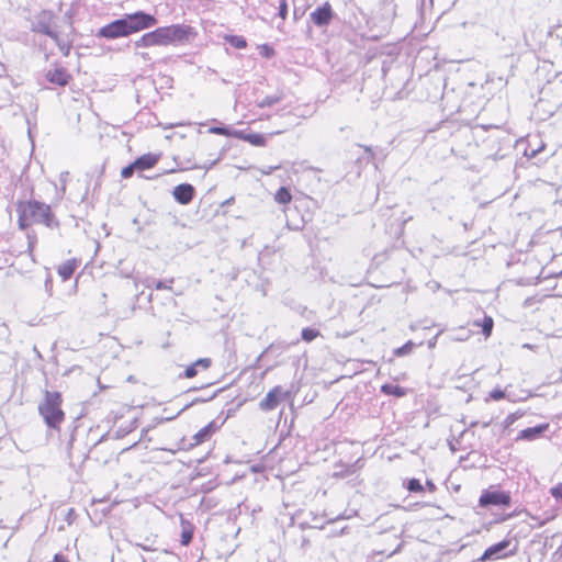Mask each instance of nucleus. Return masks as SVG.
Returning <instances> with one entry per match:
<instances>
[{
  "instance_id": "nucleus-25",
  "label": "nucleus",
  "mask_w": 562,
  "mask_h": 562,
  "mask_svg": "<svg viewBox=\"0 0 562 562\" xmlns=\"http://www.w3.org/2000/svg\"><path fill=\"white\" fill-rule=\"evenodd\" d=\"M474 325L481 326L484 336L488 337L492 333L494 323H493L492 317L485 316L482 324L476 321V322H474Z\"/></svg>"
},
{
  "instance_id": "nucleus-3",
  "label": "nucleus",
  "mask_w": 562,
  "mask_h": 562,
  "mask_svg": "<svg viewBox=\"0 0 562 562\" xmlns=\"http://www.w3.org/2000/svg\"><path fill=\"white\" fill-rule=\"evenodd\" d=\"M61 394L59 392L45 391L44 400L38 404V413L43 417L47 427L59 430L65 419V413L61 409Z\"/></svg>"
},
{
  "instance_id": "nucleus-2",
  "label": "nucleus",
  "mask_w": 562,
  "mask_h": 562,
  "mask_svg": "<svg viewBox=\"0 0 562 562\" xmlns=\"http://www.w3.org/2000/svg\"><path fill=\"white\" fill-rule=\"evenodd\" d=\"M18 212L19 226L22 229L27 228L34 223L44 224L47 227L57 226L50 206L40 201L33 200L20 203Z\"/></svg>"
},
{
  "instance_id": "nucleus-13",
  "label": "nucleus",
  "mask_w": 562,
  "mask_h": 562,
  "mask_svg": "<svg viewBox=\"0 0 562 562\" xmlns=\"http://www.w3.org/2000/svg\"><path fill=\"white\" fill-rule=\"evenodd\" d=\"M46 78L52 83L58 86H66L69 81L70 76L63 68H54L48 70V72L46 74Z\"/></svg>"
},
{
  "instance_id": "nucleus-34",
  "label": "nucleus",
  "mask_w": 562,
  "mask_h": 562,
  "mask_svg": "<svg viewBox=\"0 0 562 562\" xmlns=\"http://www.w3.org/2000/svg\"><path fill=\"white\" fill-rule=\"evenodd\" d=\"M137 170L136 166H134V162L124 167L121 171V176L125 179L133 176L134 171Z\"/></svg>"
},
{
  "instance_id": "nucleus-4",
  "label": "nucleus",
  "mask_w": 562,
  "mask_h": 562,
  "mask_svg": "<svg viewBox=\"0 0 562 562\" xmlns=\"http://www.w3.org/2000/svg\"><path fill=\"white\" fill-rule=\"evenodd\" d=\"M124 21L126 23L128 35L150 29L158 22L155 15L144 11H136L134 13L125 14Z\"/></svg>"
},
{
  "instance_id": "nucleus-32",
  "label": "nucleus",
  "mask_w": 562,
  "mask_h": 562,
  "mask_svg": "<svg viewBox=\"0 0 562 562\" xmlns=\"http://www.w3.org/2000/svg\"><path fill=\"white\" fill-rule=\"evenodd\" d=\"M155 543H156L155 539L146 538L144 543H137V546H139L142 549H144L146 551H155L156 550Z\"/></svg>"
},
{
  "instance_id": "nucleus-7",
  "label": "nucleus",
  "mask_w": 562,
  "mask_h": 562,
  "mask_svg": "<svg viewBox=\"0 0 562 562\" xmlns=\"http://www.w3.org/2000/svg\"><path fill=\"white\" fill-rule=\"evenodd\" d=\"M98 36L109 40L128 36L124 16L101 27L98 32Z\"/></svg>"
},
{
  "instance_id": "nucleus-40",
  "label": "nucleus",
  "mask_w": 562,
  "mask_h": 562,
  "mask_svg": "<svg viewBox=\"0 0 562 562\" xmlns=\"http://www.w3.org/2000/svg\"><path fill=\"white\" fill-rule=\"evenodd\" d=\"M429 491L434 492L436 490V485L431 481H427L426 483Z\"/></svg>"
},
{
  "instance_id": "nucleus-15",
  "label": "nucleus",
  "mask_w": 562,
  "mask_h": 562,
  "mask_svg": "<svg viewBox=\"0 0 562 562\" xmlns=\"http://www.w3.org/2000/svg\"><path fill=\"white\" fill-rule=\"evenodd\" d=\"M157 161L158 156L154 154H145L134 161V166H136L137 170H147L153 168Z\"/></svg>"
},
{
  "instance_id": "nucleus-10",
  "label": "nucleus",
  "mask_w": 562,
  "mask_h": 562,
  "mask_svg": "<svg viewBox=\"0 0 562 562\" xmlns=\"http://www.w3.org/2000/svg\"><path fill=\"white\" fill-rule=\"evenodd\" d=\"M172 194L178 203L186 205L192 201L194 196V188L189 183H181L175 187Z\"/></svg>"
},
{
  "instance_id": "nucleus-26",
  "label": "nucleus",
  "mask_w": 562,
  "mask_h": 562,
  "mask_svg": "<svg viewBox=\"0 0 562 562\" xmlns=\"http://www.w3.org/2000/svg\"><path fill=\"white\" fill-rule=\"evenodd\" d=\"M211 431H210V426H206L202 429H200L194 436H193V440L194 442L192 443V446H196V445H200L202 443L203 441L206 440V438L210 436Z\"/></svg>"
},
{
  "instance_id": "nucleus-33",
  "label": "nucleus",
  "mask_w": 562,
  "mask_h": 562,
  "mask_svg": "<svg viewBox=\"0 0 562 562\" xmlns=\"http://www.w3.org/2000/svg\"><path fill=\"white\" fill-rule=\"evenodd\" d=\"M505 397V392L501 389H494L490 392L487 400L499 401Z\"/></svg>"
},
{
  "instance_id": "nucleus-43",
  "label": "nucleus",
  "mask_w": 562,
  "mask_h": 562,
  "mask_svg": "<svg viewBox=\"0 0 562 562\" xmlns=\"http://www.w3.org/2000/svg\"><path fill=\"white\" fill-rule=\"evenodd\" d=\"M363 148H364V150H366L367 153H370V154L372 153V149H371L370 147H368V146H363Z\"/></svg>"
},
{
  "instance_id": "nucleus-11",
  "label": "nucleus",
  "mask_w": 562,
  "mask_h": 562,
  "mask_svg": "<svg viewBox=\"0 0 562 562\" xmlns=\"http://www.w3.org/2000/svg\"><path fill=\"white\" fill-rule=\"evenodd\" d=\"M282 395V389L281 386H276L272 390H270L267 395L260 401L259 407L262 411L269 412L274 409L280 402V397Z\"/></svg>"
},
{
  "instance_id": "nucleus-23",
  "label": "nucleus",
  "mask_w": 562,
  "mask_h": 562,
  "mask_svg": "<svg viewBox=\"0 0 562 562\" xmlns=\"http://www.w3.org/2000/svg\"><path fill=\"white\" fill-rule=\"evenodd\" d=\"M55 43L57 44L59 50L63 53L64 56H68L71 49V43L68 40L59 37V35L56 33V37H52Z\"/></svg>"
},
{
  "instance_id": "nucleus-30",
  "label": "nucleus",
  "mask_w": 562,
  "mask_h": 562,
  "mask_svg": "<svg viewBox=\"0 0 562 562\" xmlns=\"http://www.w3.org/2000/svg\"><path fill=\"white\" fill-rule=\"evenodd\" d=\"M278 3H279V5H278V15L282 20H285L286 15H288V2H286V0H279Z\"/></svg>"
},
{
  "instance_id": "nucleus-29",
  "label": "nucleus",
  "mask_w": 562,
  "mask_h": 562,
  "mask_svg": "<svg viewBox=\"0 0 562 562\" xmlns=\"http://www.w3.org/2000/svg\"><path fill=\"white\" fill-rule=\"evenodd\" d=\"M280 97L278 95H269V97H266L263 98L260 102H259V106L260 108H265V106H271L276 103H278L280 101Z\"/></svg>"
},
{
  "instance_id": "nucleus-37",
  "label": "nucleus",
  "mask_w": 562,
  "mask_h": 562,
  "mask_svg": "<svg viewBox=\"0 0 562 562\" xmlns=\"http://www.w3.org/2000/svg\"><path fill=\"white\" fill-rule=\"evenodd\" d=\"M68 176H69V172L68 171H63L60 175H59V181L61 183V192L63 194L65 193L66 191V182L68 180Z\"/></svg>"
},
{
  "instance_id": "nucleus-17",
  "label": "nucleus",
  "mask_w": 562,
  "mask_h": 562,
  "mask_svg": "<svg viewBox=\"0 0 562 562\" xmlns=\"http://www.w3.org/2000/svg\"><path fill=\"white\" fill-rule=\"evenodd\" d=\"M238 137L248 142L254 146H265L266 145V136L259 133H248L239 132Z\"/></svg>"
},
{
  "instance_id": "nucleus-19",
  "label": "nucleus",
  "mask_w": 562,
  "mask_h": 562,
  "mask_svg": "<svg viewBox=\"0 0 562 562\" xmlns=\"http://www.w3.org/2000/svg\"><path fill=\"white\" fill-rule=\"evenodd\" d=\"M381 391L387 395H394L396 397H403L406 395V390L397 384H383Z\"/></svg>"
},
{
  "instance_id": "nucleus-21",
  "label": "nucleus",
  "mask_w": 562,
  "mask_h": 562,
  "mask_svg": "<svg viewBox=\"0 0 562 562\" xmlns=\"http://www.w3.org/2000/svg\"><path fill=\"white\" fill-rule=\"evenodd\" d=\"M274 200L279 204H288L292 200V194L285 187H281L274 194Z\"/></svg>"
},
{
  "instance_id": "nucleus-16",
  "label": "nucleus",
  "mask_w": 562,
  "mask_h": 562,
  "mask_svg": "<svg viewBox=\"0 0 562 562\" xmlns=\"http://www.w3.org/2000/svg\"><path fill=\"white\" fill-rule=\"evenodd\" d=\"M77 266L78 262L76 259H69L58 267L57 272L63 279V281L68 280L74 274Z\"/></svg>"
},
{
  "instance_id": "nucleus-8",
  "label": "nucleus",
  "mask_w": 562,
  "mask_h": 562,
  "mask_svg": "<svg viewBox=\"0 0 562 562\" xmlns=\"http://www.w3.org/2000/svg\"><path fill=\"white\" fill-rule=\"evenodd\" d=\"M334 18V11L329 2H325L323 5L316 8L310 14L311 21L318 27L329 25Z\"/></svg>"
},
{
  "instance_id": "nucleus-5",
  "label": "nucleus",
  "mask_w": 562,
  "mask_h": 562,
  "mask_svg": "<svg viewBox=\"0 0 562 562\" xmlns=\"http://www.w3.org/2000/svg\"><path fill=\"white\" fill-rule=\"evenodd\" d=\"M53 21L54 13L48 10H43L35 16L32 23V30L49 37H56V32L52 27Z\"/></svg>"
},
{
  "instance_id": "nucleus-42",
  "label": "nucleus",
  "mask_w": 562,
  "mask_h": 562,
  "mask_svg": "<svg viewBox=\"0 0 562 562\" xmlns=\"http://www.w3.org/2000/svg\"><path fill=\"white\" fill-rule=\"evenodd\" d=\"M140 56H142L143 59H148L149 58L147 53H142Z\"/></svg>"
},
{
  "instance_id": "nucleus-31",
  "label": "nucleus",
  "mask_w": 562,
  "mask_h": 562,
  "mask_svg": "<svg viewBox=\"0 0 562 562\" xmlns=\"http://www.w3.org/2000/svg\"><path fill=\"white\" fill-rule=\"evenodd\" d=\"M412 348H413V342L408 341L404 346L397 348L395 350V355L398 356V357L406 356L407 353L411 352Z\"/></svg>"
},
{
  "instance_id": "nucleus-39",
  "label": "nucleus",
  "mask_w": 562,
  "mask_h": 562,
  "mask_svg": "<svg viewBox=\"0 0 562 562\" xmlns=\"http://www.w3.org/2000/svg\"><path fill=\"white\" fill-rule=\"evenodd\" d=\"M45 288H46V291L50 294V292H52V281H50V279H46Z\"/></svg>"
},
{
  "instance_id": "nucleus-9",
  "label": "nucleus",
  "mask_w": 562,
  "mask_h": 562,
  "mask_svg": "<svg viewBox=\"0 0 562 562\" xmlns=\"http://www.w3.org/2000/svg\"><path fill=\"white\" fill-rule=\"evenodd\" d=\"M510 541L505 539L498 543H495L491 547H488L482 557L480 558L481 561H487V560H495L499 559L502 557H507L509 554H513L514 551H509V553H505V550L509 547Z\"/></svg>"
},
{
  "instance_id": "nucleus-24",
  "label": "nucleus",
  "mask_w": 562,
  "mask_h": 562,
  "mask_svg": "<svg viewBox=\"0 0 562 562\" xmlns=\"http://www.w3.org/2000/svg\"><path fill=\"white\" fill-rule=\"evenodd\" d=\"M225 40L235 48L244 49L247 47V42L245 37L239 35H229L226 36Z\"/></svg>"
},
{
  "instance_id": "nucleus-44",
  "label": "nucleus",
  "mask_w": 562,
  "mask_h": 562,
  "mask_svg": "<svg viewBox=\"0 0 562 562\" xmlns=\"http://www.w3.org/2000/svg\"><path fill=\"white\" fill-rule=\"evenodd\" d=\"M438 288H439L438 283H435V285H432V289H438Z\"/></svg>"
},
{
  "instance_id": "nucleus-41",
  "label": "nucleus",
  "mask_w": 562,
  "mask_h": 562,
  "mask_svg": "<svg viewBox=\"0 0 562 562\" xmlns=\"http://www.w3.org/2000/svg\"><path fill=\"white\" fill-rule=\"evenodd\" d=\"M541 148L539 149H532L530 153L526 151V155L530 156V157H535L537 155V153L540 150Z\"/></svg>"
},
{
  "instance_id": "nucleus-1",
  "label": "nucleus",
  "mask_w": 562,
  "mask_h": 562,
  "mask_svg": "<svg viewBox=\"0 0 562 562\" xmlns=\"http://www.w3.org/2000/svg\"><path fill=\"white\" fill-rule=\"evenodd\" d=\"M196 36L195 30L186 24H172L157 27L142 35L136 42V47L168 46L189 43Z\"/></svg>"
},
{
  "instance_id": "nucleus-36",
  "label": "nucleus",
  "mask_w": 562,
  "mask_h": 562,
  "mask_svg": "<svg viewBox=\"0 0 562 562\" xmlns=\"http://www.w3.org/2000/svg\"><path fill=\"white\" fill-rule=\"evenodd\" d=\"M550 493L554 498L562 501V483L553 486Z\"/></svg>"
},
{
  "instance_id": "nucleus-22",
  "label": "nucleus",
  "mask_w": 562,
  "mask_h": 562,
  "mask_svg": "<svg viewBox=\"0 0 562 562\" xmlns=\"http://www.w3.org/2000/svg\"><path fill=\"white\" fill-rule=\"evenodd\" d=\"M471 330L460 327L451 333L450 339L453 341H465L471 337Z\"/></svg>"
},
{
  "instance_id": "nucleus-28",
  "label": "nucleus",
  "mask_w": 562,
  "mask_h": 562,
  "mask_svg": "<svg viewBox=\"0 0 562 562\" xmlns=\"http://www.w3.org/2000/svg\"><path fill=\"white\" fill-rule=\"evenodd\" d=\"M407 490L412 493H418V492H422L424 491V487L423 485L420 484L419 480L417 479H411L408 482H407V485H406Z\"/></svg>"
},
{
  "instance_id": "nucleus-38",
  "label": "nucleus",
  "mask_w": 562,
  "mask_h": 562,
  "mask_svg": "<svg viewBox=\"0 0 562 562\" xmlns=\"http://www.w3.org/2000/svg\"><path fill=\"white\" fill-rule=\"evenodd\" d=\"M53 562H68V560L64 555H61V554H56L54 557V561Z\"/></svg>"
},
{
  "instance_id": "nucleus-6",
  "label": "nucleus",
  "mask_w": 562,
  "mask_h": 562,
  "mask_svg": "<svg viewBox=\"0 0 562 562\" xmlns=\"http://www.w3.org/2000/svg\"><path fill=\"white\" fill-rule=\"evenodd\" d=\"M481 507L509 506L510 495L503 491H485L479 499Z\"/></svg>"
},
{
  "instance_id": "nucleus-35",
  "label": "nucleus",
  "mask_w": 562,
  "mask_h": 562,
  "mask_svg": "<svg viewBox=\"0 0 562 562\" xmlns=\"http://www.w3.org/2000/svg\"><path fill=\"white\" fill-rule=\"evenodd\" d=\"M210 133H213V134H216V135H224V136L231 135L229 130L227 127H223V126L211 127L210 128Z\"/></svg>"
},
{
  "instance_id": "nucleus-18",
  "label": "nucleus",
  "mask_w": 562,
  "mask_h": 562,
  "mask_svg": "<svg viewBox=\"0 0 562 562\" xmlns=\"http://www.w3.org/2000/svg\"><path fill=\"white\" fill-rule=\"evenodd\" d=\"M181 544L189 546L193 538L194 527L181 517Z\"/></svg>"
},
{
  "instance_id": "nucleus-14",
  "label": "nucleus",
  "mask_w": 562,
  "mask_h": 562,
  "mask_svg": "<svg viewBox=\"0 0 562 562\" xmlns=\"http://www.w3.org/2000/svg\"><path fill=\"white\" fill-rule=\"evenodd\" d=\"M212 364V360L210 358H200L191 366L187 367L184 371V376L191 379L198 374V370H207Z\"/></svg>"
},
{
  "instance_id": "nucleus-20",
  "label": "nucleus",
  "mask_w": 562,
  "mask_h": 562,
  "mask_svg": "<svg viewBox=\"0 0 562 562\" xmlns=\"http://www.w3.org/2000/svg\"><path fill=\"white\" fill-rule=\"evenodd\" d=\"M144 285L147 288L154 286L156 290H171V285L173 283V279L168 281H155L153 279L144 280Z\"/></svg>"
},
{
  "instance_id": "nucleus-12",
  "label": "nucleus",
  "mask_w": 562,
  "mask_h": 562,
  "mask_svg": "<svg viewBox=\"0 0 562 562\" xmlns=\"http://www.w3.org/2000/svg\"><path fill=\"white\" fill-rule=\"evenodd\" d=\"M549 427L550 425L544 423L535 427L525 428L518 434L517 440L531 441L538 439L549 429Z\"/></svg>"
},
{
  "instance_id": "nucleus-27",
  "label": "nucleus",
  "mask_w": 562,
  "mask_h": 562,
  "mask_svg": "<svg viewBox=\"0 0 562 562\" xmlns=\"http://www.w3.org/2000/svg\"><path fill=\"white\" fill-rule=\"evenodd\" d=\"M318 336H319V331L314 328L306 327V328H303V330H302V339L306 342H311Z\"/></svg>"
}]
</instances>
